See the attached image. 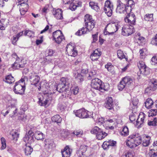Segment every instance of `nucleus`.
<instances>
[{
  "instance_id": "1",
  "label": "nucleus",
  "mask_w": 157,
  "mask_h": 157,
  "mask_svg": "<svg viewBox=\"0 0 157 157\" xmlns=\"http://www.w3.org/2000/svg\"><path fill=\"white\" fill-rule=\"evenodd\" d=\"M141 143V137L138 133L131 135L126 141V145L130 148H135Z\"/></svg>"
},
{
  "instance_id": "2",
  "label": "nucleus",
  "mask_w": 157,
  "mask_h": 157,
  "mask_svg": "<svg viewBox=\"0 0 157 157\" xmlns=\"http://www.w3.org/2000/svg\"><path fill=\"white\" fill-rule=\"evenodd\" d=\"M91 86L92 88L99 90L101 92L108 91L109 88V86L106 87L100 79L96 78L92 79Z\"/></svg>"
},
{
  "instance_id": "3",
  "label": "nucleus",
  "mask_w": 157,
  "mask_h": 157,
  "mask_svg": "<svg viewBox=\"0 0 157 157\" xmlns=\"http://www.w3.org/2000/svg\"><path fill=\"white\" fill-rule=\"evenodd\" d=\"M95 22V21L84 24L85 27H83L80 29H79L75 34L77 36H80L82 34L87 33L88 32L91 31L94 27Z\"/></svg>"
},
{
  "instance_id": "4",
  "label": "nucleus",
  "mask_w": 157,
  "mask_h": 157,
  "mask_svg": "<svg viewBox=\"0 0 157 157\" xmlns=\"http://www.w3.org/2000/svg\"><path fill=\"white\" fill-rule=\"evenodd\" d=\"M24 78H21L15 83L13 88V91L17 94L22 95L24 94L25 89Z\"/></svg>"
},
{
  "instance_id": "5",
  "label": "nucleus",
  "mask_w": 157,
  "mask_h": 157,
  "mask_svg": "<svg viewBox=\"0 0 157 157\" xmlns=\"http://www.w3.org/2000/svg\"><path fill=\"white\" fill-rule=\"evenodd\" d=\"M40 77L35 73H32L29 75V79L31 85L37 87L39 91H40L41 89V82H40Z\"/></svg>"
},
{
  "instance_id": "6",
  "label": "nucleus",
  "mask_w": 157,
  "mask_h": 157,
  "mask_svg": "<svg viewBox=\"0 0 157 157\" xmlns=\"http://www.w3.org/2000/svg\"><path fill=\"white\" fill-rule=\"evenodd\" d=\"M118 29L117 24L109 23L106 26L104 33L105 35H113L118 30Z\"/></svg>"
},
{
  "instance_id": "7",
  "label": "nucleus",
  "mask_w": 157,
  "mask_h": 157,
  "mask_svg": "<svg viewBox=\"0 0 157 157\" xmlns=\"http://www.w3.org/2000/svg\"><path fill=\"white\" fill-rule=\"evenodd\" d=\"M132 82V79L129 76L123 78L117 85L118 89L120 91H122L126 86L130 85Z\"/></svg>"
},
{
  "instance_id": "8",
  "label": "nucleus",
  "mask_w": 157,
  "mask_h": 157,
  "mask_svg": "<svg viewBox=\"0 0 157 157\" xmlns=\"http://www.w3.org/2000/svg\"><path fill=\"white\" fill-rule=\"evenodd\" d=\"M92 134H96L97 138L99 140H102L106 136L107 134L105 132L97 126H95L92 128L90 131Z\"/></svg>"
},
{
  "instance_id": "9",
  "label": "nucleus",
  "mask_w": 157,
  "mask_h": 157,
  "mask_svg": "<svg viewBox=\"0 0 157 157\" xmlns=\"http://www.w3.org/2000/svg\"><path fill=\"white\" fill-rule=\"evenodd\" d=\"M131 7L127 6L126 5L120 1L119 3L117 5L116 10V12L120 13H127L130 12Z\"/></svg>"
},
{
  "instance_id": "10",
  "label": "nucleus",
  "mask_w": 157,
  "mask_h": 157,
  "mask_svg": "<svg viewBox=\"0 0 157 157\" xmlns=\"http://www.w3.org/2000/svg\"><path fill=\"white\" fill-rule=\"evenodd\" d=\"M135 32L133 26L126 25L122 27L121 34L125 36H128L133 33Z\"/></svg>"
},
{
  "instance_id": "11",
  "label": "nucleus",
  "mask_w": 157,
  "mask_h": 157,
  "mask_svg": "<svg viewBox=\"0 0 157 157\" xmlns=\"http://www.w3.org/2000/svg\"><path fill=\"white\" fill-rule=\"evenodd\" d=\"M127 14L128 15L124 19L125 21L132 26L135 25L136 19L135 15L131 12Z\"/></svg>"
},
{
  "instance_id": "12",
  "label": "nucleus",
  "mask_w": 157,
  "mask_h": 157,
  "mask_svg": "<svg viewBox=\"0 0 157 157\" xmlns=\"http://www.w3.org/2000/svg\"><path fill=\"white\" fill-rule=\"evenodd\" d=\"M88 112L84 108H82L76 110L75 112L76 116L81 118L90 117V115L88 113Z\"/></svg>"
},
{
  "instance_id": "13",
  "label": "nucleus",
  "mask_w": 157,
  "mask_h": 157,
  "mask_svg": "<svg viewBox=\"0 0 157 157\" xmlns=\"http://www.w3.org/2000/svg\"><path fill=\"white\" fill-rule=\"evenodd\" d=\"M57 91L60 93H62V95L66 97L68 96L69 92V88L68 86L62 85L61 84H58L56 88Z\"/></svg>"
},
{
  "instance_id": "14",
  "label": "nucleus",
  "mask_w": 157,
  "mask_h": 157,
  "mask_svg": "<svg viewBox=\"0 0 157 157\" xmlns=\"http://www.w3.org/2000/svg\"><path fill=\"white\" fill-rule=\"evenodd\" d=\"M33 136H34L33 132L32 130H30L28 133H26L23 138V140L25 143H27L31 145L34 141Z\"/></svg>"
},
{
  "instance_id": "15",
  "label": "nucleus",
  "mask_w": 157,
  "mask_h": 157,
  "mask_svg": "<svg viewBox=\"0 0 157 157\" xmlns=\"http://www.w3.org/2000/svg\"><path fill=\"white\" fill-rule=\"evenodd\" d=\"M38 103L41 106H45L47 104L48 101V97L47 95L45 94L43 95L39 94L38 96Z\"/></svg>"
},
{
  "instance_id": "16",
  "label": "nucleus",
  "mask_w": 157,
  "mask_h": 157,
  "mask_svg": "<svg viewBox=\"0 0 157 157\" xmlns=\"http://www.w3.org/2000/svg\"><path fill=\"white\" fill-rule=\"evenodd\" d=\"M104 106L106 108L109 110L112 113H113L114 111L115 106L113 99L111 97H109L106 99Z\"/></svg>"
},
{
  "instance_id": "17",
  "label": "nucleus",
  "mask_w": 157,
  "mask_h": 157,
  "mask_svg": "<svg viewBox=\"0 0 157 157\" xmlns=\"http://www.w3.org/2000/svg\"><path fill=\"white\" fill-rule=\"evenodd\" d=\"M157 88V80L153 79L151 80V84L149 87L146 88L145 90V93H148L151 92V91H154Z\"/></svg>"
},
{
  "instance_id": "18",
  "label": "nucleus",
  "mask_w": 157,
  "mask_h": 157,
  "mask_svg": "<svg viewBox=\"0 0 157 157\" xmlns=\"http://www.w3.org/2000/svg\"><path fill=\"white\" fill-rule=\"evenodd\" d=\"M72 150L68 146H66L63 150H61L62 157H70Z\"/></svg>"
},
{
  "instance_id": "19",
  "label": "nucleus",
  "mask_w": 157,
  "mask_h": 157,
  "mask_svg": "<svg viewBox=\"0 0 157 157\" xmlns=\"http://www.w3.org/2000/svg\"><path fill=\"white\" fill-rule=\"evenodd\" d=\"M101 55V52H99L98 49L94 51L90 55V58L93 61H97Z\"/></svg>"
},
{
  "instance_id": "20",
  "label": "nucleus",
  "mask_w": 157,
  "mask_h": 157,
  "mask_svg": "<svg viewBox=\"0 0 157 157\" xmlns=\"http://www.w3.org/2000/svg\"><path fill=\"white\" fill-rule=\"evenodd\" d=\"M63 10L60 9H58L54 10L53 12V14L55 17L57 19H62L63 17Z\"/></svg>"
},
{
  "instance_id": "21",
  "label": "nucleus",
  "mask_w": 157,
  "mask_h": 157,
  "mask_svg": "<svg viewBox=\"0 0 157 157\" xmlns=\"http://www.w3.org/2000/svg\"><path fill=\"white\" fill-rule=\"evenodd\" d=\"M146 115L144 113H140L138 116V118L136 121V124L141 125L144 123V121Z\"/></svg>"
},
{
  "instance_id": "22",
  "label": "nucleus",
  "mask_w": 157,
  "mask_h": 157,
  "mask_svg": "<svg viewBox=\"0 0 157 157\" xmlns=\"http://www.w3.org/2000/svg\"><path fill=\"white\" fill-rule=\"evenodd\" d=\"M34 134L35 138L37 140H41L44 138L45 135L39 131H36Z\"/></svg>"
},
{
  "instance_id": "23",
  "label": "nucleus",
  "mask_w": 157,
  "mask_h": 157,
  "mask_svg": "<svg viewBox=\"0 0 157 157\" xmlns=\"http://www.w3.org/2000/svg\"><path fill=\"white\" fill-rule=\"evenodd\" d=\"M8 22L6 19H2L0 21V29L4 30Z\"/></svg>"
},
{
  "instance_id": "24",
  "label": "nucleus",
  "mask_w": 157,
  "mask_h": 157,
  "mask_svg": "<svg viewBox=\"0 0 157 157\" xmlns=\"http://www.w3.org/2000/svg\"><path fill=\"white\" fill-rule=\"evenodd\" d=\"M78 88L77 86L72 87L71 88L70 90H69V93L68 96L71 95L72 94L74 95L77 94L78 92Z\"/></svg>"
},
{
  "instance_id": "25",
  "label": "nucleus",
  "mask_w": 157,
  "mask_h": 157,
  "mask_svg": "<svg viewBox=\"0 0 157 157\" xmlns=\"http://www.w3.org/2000/svg\"><path fill=\"white\" fill-rule=\"evenodd\" d=\"M25 147L24 149L25 155L28 156L30 155L33 151V148L30 145H28V144H26Z\"/></svg>"
},
{
  "instance_id": "26",
  "label": "nucleus",
  "mask_w": 157,
  "mask_h": 157,
  "mask_svg": "<svg viewBox=\"0 0 157 157\" xmlns=\"http://www.w3.org/2000/svg\"><path fill=\"white\" fill-rule=\"evenodd\" d=\"M153 104V101L151 98H147L145 102V106L148 109L151 108Z\"/></svg>"
},
{
  "instance_id": "27",
  "label": "nucleus",
  "mask_w": 157,
  "mask_h": 157,
  "mask_svg": "<svg viewBox=\"0 0 157 157\" xmlns=\"http://www.w3.org/2000/svg\"><path fill=\"white\" fill-rule=\"evenodd\" d=\"M4 81L6 83L11 84L14 82L15 80L13 77L11 75H9L6 76Z\"/></svg>"
},
{
  "instance_id": "28",
  "label": "nucleus",
  "mask_w": 157,
  "mask_h": 157,
  "mask_svg": "<svg viewBox=\"0 0 157 157\" xmlns=\"http://www.w3.org/2000/svg\"><path fill=\"white\" fill-rule=\"evenodd\" d=\"M52 120L53 122L60 123L62 121V118L59 115H56L52 117Z\"/></svg>"
},
{
  "instance_id": "29",
  "label": "nucleus",
  "mask_w": 157,
  "mask_h": 157,
  "mask_svg": "<svg viewBox=\"0 0 157 157\" xmlns=\"http://www.w3.org/2000/svg\"><path fill=\"white\" fill-rule=\"evenodd\" d=\"M113 7H104V11L108 17H110L112 13Z\"/></svg>"
},
{
  "instance_id": "30",
  "label": "nucleus",
  "mask_w": 157,
  "mask_h": 157,
  "mask_svg": "<svg viewBox=\"0 0 157 157\" xmlns=\"http://www.w3.org/2000/svg\"><path fill=\"white\" fill-rule=\"evenodd\" d=\"M89 5L92 9L95 10H98L99 9L98 3L94 2H89Z\"/></svg>"
},
{
  "instance_id": "31",
  "label": "nucleus",
  "mask_w": 157,
  "mask_h": 157,
  "mask_svg": "<svg viewBox=\"0 0 157 157\" xmlns=\"http://www.w3.org/2000/svg\"><path fill=\"white\" fill-rule=\"evenodd\" d=\"M138 100L136 98H134L131 101V102L130 103V105H131L132 104L133 105V106H132V109H135L137 108V105L138 104Z\"/></svg>"
},
{
  "instance_id": "32",
  "label": "nucleus",
  "mask_w": 157,
  "mask_h": 157,
  "mask_svg": "<svg viewBox=\"0 0 157 157\" xmlns=\"http://www.w3.org/2000/svg\"><path fill=\"white\" fill-rule=\"evenodd\" d=\"M151 137L149 136H146L145 139L143 140V145L144 146L147 147L148 146L150 142Z\"/></svg>"
},
{
  "instance_id": "33",
  "label": "nucleus",
  "mask_w": 157,
  "mask_h": 157,
  "mask_svg": "<svg viewBox=\"0 0 157 157\" xmlns=\"http://www.w3.org/2000/svg\"><path fill=\"white\" fill-rule=\"evenodd\" d=\"M144 19L146 21H152L153 19V14H146L144 16Z\"/></svg>"
},
{
  "instance_id": "34",
  "label": "nucleus",
  "mask_w": 157,
  "mask_h": 157,
  "mask_svg": "<svg viewBox=\"0 0 157 157\" xmlns=\"http://www.w3.org/2000/svg\"><path fill=\"white\" fill-rule=\"evenodd\" d=\"M84 19V24H85V23H86V22L88 23L92 21H94V20L93 19L92 16L88 14H86L85 16Z\"/></svg>"
},
{
  "instance_id": "35",
  "label": "nucleus",
  "mask_w": 157,
  "mask_h": 157,
  "mask_svg": "<svg viewBox=\"0 0 157 157\" xmlns=\"http://www.w3.org/2000/svg\"><path fill=\"white\" fill-rule=\"evenodd\" d=\"M45 145L47 146L49 148L51 149L53 144V141L47 139L45 140Z\"/></svg>"
},
{
  "instance_id": "36",
  "label": "nucleus",
  "mask_w": 157,
  "mask_h": 157,
  "mask_svg": "<svg viewBox=\"0 0 157 157\" xmlns=\"http://www.w3.org/2000/svg\"><path fill=\"white\" fill-rule=\"evenodd\" d=\"M62 33L61 31L59 30H57L54 32L53 33L52 36L53 37V40L56 39L57 37H58L61 35L62 34Z\"/></svg>"
},
{
  "instance_id": "37",
  "label": "nucleus",
  "mask_w": 157,
  "mask_h": 157,
  "mask_svg": "<svg viewBox=\"0 0 157 157\" xmlns=\"http://www.w3.org/2000/svg\"><path fill=\"white\" fill-rule=\"evenodd\" d=\"M121 135L125 136L128 134V128L127 126H124L121 132Z\"/></svg>"
},
{
  "instance_id": "38",
  "label": "nucleus",
  "mask_w": 157,
  "mask_h": 157,
  "mask_svg": "<svg viewBox=\"0 0 157 157\" xmlns=\"http://www.w3.org/2000/svg\"><path fill=\"white\" fill-rule=\"evenodd\" d=\"M138 66L139 68L140 71H142V69H145L146 67V66L145 65L144 63L142 61H140L139 63L138 64Z\"/></svg>"
},
{
  "instance_id": "39",
  "label": "nucleus",
  "mask_w": 157,
  "mask_h": 157,
  "mask_svg": "<svg viewBox=\"0 0 157 157\" xmlns=\"http://www.w3.org/2000/svg\"><path fill=\"white\" fill-rule=\"evenodd\" d=\"M68 84L67 78H66L63 77L60 79V82L58 84H62V85H66V86H67V85Z\"/></svg>"
},
{
  "instance_id": "40",
  "label": "nucleus",
  "mask_w": 157,
  "mask_h": 157,
  "mask_svg": "<svg viewBox=\"0 0 157 157\" xmlns=\"http://www.w3.org/2000/svg\"><path fill=\"white\" fill-rule=\"evenodd\" d=\"M135 153L133 152L128 151L123 155L121 157H134Z\"/></svg>"
},
{
  "instance_id": "41",
  "label": "nucleus",
  "mask_w": 157,
  "mask_h": 157,
  "mask_svg": "<svg viewBox=\"0 0 157 157\" xmlns=\"http://www.w3.org/2000/svg\"><path fill=\"white\" fill-rule=\"evenodd\" d=\"M55 52V51L52 49L47 50L45 52L46 57L48 56H52Z\"/></svg>"
},
{
  "instance_id": "42",
  "label": "nucleus",
  "mask_w": 157,
  "mask_h": 157,
  "mask_svg": "<svg viewBox=\"0 0 157 157\" xmlns=\"http://www.w3.org/2000/svg\"><path fill=\"white\" fill-rule=\"evenodd\" d=\"M64 36L62 34L59 36V37H57L56 39H55L54 40L58 44H59L61 43L63 40L64 39Z\"/></svg>"
},
{
  "instance_id": "43",
  "label": "nucleus",
  "mask_w": 157,
  "mask_h": 157,
  "mask_svg": "<svg viewBox=\"0 0 157 157\" xmlns=\"http://www.w3.org/2000/svg\"><path fill=\"white\" fill-rule=\"evenodd\" d=\"M117 55L118 57L120 59H122L125 58V56L123 52L121 50H118L117 51Z\"/></svg>"
},
{
  "instance_id": "44",
  "label": "nucleus",
  "mask_w": 157,
  "mask_h": 157,
  "mask_svg": "<svg viewBox=\"0 0 157 157\" xmlns=\"http://www.w3.org/2000/svg\"><path fill=\"white\" fill-rule=\"evenodd\" d=\"M87 146L85 145H82L80 146V150L79 152L81 151L82 155H83V153L85 152L87 150Z\"/></svg>"
},
{
  "instance_id": "45",
  "label": "nucleus",
  "mask_w": 157,
  "mask_h": 157,
  "mask_svg": "<svg viewBox=\"0 0 157 157\" xmlns=\"http://www.w3.org/2000/svg\"><path fill=\"white\" fill-rule=\"evenodd\" d=\"M148 116H155L157 114V109H152L150 110L148 112Z\"/></svg>"
},
{
  "instance_id": "46",
  "label": "nucleus",
  "mask_w": 157,
  "mask_h": 157,
  "mask_svg": "<svg viewBox=\"0 0 157 157\" xmlns=\"http://www.w3.org/2000/svg\"><path fill=\"white\" fill-rule=\"evenodd\" d=\"M10 113H12L13 114L11 116V117H13L17 113V109L15 106L11 107L10 109Z\"/></svg>"
},
{
  "instance_id": "47",
  "label": "nucleus",
  "mask_w": 157,
  "mask_h": 157,
  "mask_svg": "<svg viewBox=\"0 0 157 157\" xmlns=\"http://www.w3.org/2000/svg\"><path fill=\"white\" fill-rule=\"evenodd\" d=\"M134 4V1L132 0H128L126 4L127 6H129L130 7L131 9L130 10V12H131L132 7L133 6Z\"/></svg>"
},
{
  "instance_id": "48",
  "label": "nucleus",
  "mask_w": 157,
  "mask_h": 157,
  "mask_svg": "<svg viewBox=\"0 0 157 157\" xmlns=\"http://www.w3.org/2000/svg\"><path fill=\"white\" fill-rule=\"evenodd\" d=\"M21 60H19L17 59L16 60L14 63L12 64V68L14 69H18V65L19 64V61H21Z\"/></svg>"
},
{
  "instance_id": "49",
  "label": "nucleus",
  "mask_w": 157,
  "mask_h": 157,
  "mask_svg": "<svg viewBox=\"0 0 157 157\" xmlns=\"http://www.w3.org/2000/svg\"><path fill=\"white\" fill-rule=\"evenodd\" d=\"M156 118H154L153 121H149L147 123L148 125L149 126H155L156 125Z\"/></svg>"
},
{
  "instance_id": "50",
  "label": "nucleus",
  "mask_w": 157,
  "mask_h": 157,
  "mask_svg": "<svg viewBox=\"0 0 157 157\" xmlns=\"http://www.w3.org/2000/svg\"><path fill=\"white\" fill-rule=\"evenodd\" d=\"M140 73L145 75H148L149 74L148 68L146 67L145 69H142L140 71Z\"/></svg>"
},
{
  "instance_id": "51",
  "label": "nucleus",
  "mask_w": 157,
  "mask_h": 157,
  "mask_svg": "<svg viewBox=\"0 0 157 157\" xmlns=\"http://www.w3.org/2000/svg\"><path fill=\"white\" fill-rule=\"evenodd\" d=\"M77 80L79 82H82L83 80V78L82 76L80 74L78 73L76 77Z\"/></svg>"
},
{
  "instance_id": "52",
  "label": "nucleus",
  "mask_w": 157,
  "mask_h": 157,
  "mask_svg": "<svg viewBox=\"0 0 157 157\" xmlns=\"http://www.w3.org/2000/svg\"><path fill=\"white\" fill-rule=\"evenodd\" d=\"M104 7H113V5L109 0H107L105 2Z\"/></svg>"
},
{
  "instance_id": "53",
  "label": "nucleus",
  "mask_w": 157,
  "mask_h": 157,
  "mask_svg": "<svg viewBox=\"0 0 157 157\" xmlns=\"http://www.w3.org/2000/svg\"><path fill=\"white\" fill-rule=\"evenodd\" d=\"M83 133V131L80 130H75L72 133V134L76 136H78L79 135H82Z\"/></svg>"
},
{
  "instance_id": "54",
  "label": "nucleus",
  "mask_w": 157,
  "mask_h": 157,
  "mask_svg": "<svg viewBox=\"0 0 157 157\" xmlns=\"http://www.w3.org/2000/svg\"><path fill=\"white\" fill-rule=\"evenodd\" d=\"M102 147L104 149H106L109 147V144L108 141L104 142L102 145Z\"/></svg>"
},
{
  "instance_id": "55",
  "label": "nucleus",
  "mask_w": 157,
  "mask_h": 157,
  "mask_svg": "<svg viewBox=\"0 0 157 157\" xmlns=\"http://www.w3.org/2000/svg\"><path fill=\"white\" fill-rule=\"evenodd\" d=\"M21 4H19V8H20L22 7L23 8H25L28 9L29 8V5L26 2H21Z\"/></svg>"
},
{
  "instance_id": "56",
  "label": "nucleus",
  "mask_w": 157,
  "mask_h": 157,
  "mask_svg": "<svg viewBox=\"0 0 157 157\" xmlns=\"http://www.w3.org/2000/svg\"><path fill=\"white\" fill-rule=\"evenodd\" d=\"M70 4L69 7V9L72 11L75 10L77 7V6L74 3L71 2Z\"/></svg>"
},
{
  "instance_id": "57",
  "label": "nucleus",
  "mask_w": 157,
  "mask_h": 157,
  "mask_svg": "<svg viewBox=\"0 0 157 157\" xmlns=\"http://www.w3.org/2000/svg\"><path fill=\"white\" fill-rule=\"evenodd\" d=\"M149 155L150 157H156L157 156V152H153L152 149H151L150 150Z\"/></svg>"
},
{
  "instance_id": "58",
  "label": "nucleus",
  "mask_w": 157,
  "mask_h": 157,
  "mask_svg": "<svg viewBox=\"0 0 157 157\" xmlns=\"http://www.w3.org/2000/svg\"><path fill=\"white\" fill-rule=\"evenodd\" d=\"M98 33L97 32L95 34H93L92 35V37L93 38V41L92 43H95L96 41L98 40Z\"/></svg>"
},
{
  "instance_id": "59",
  "label": "nucleus",
  "mask_w": 157,
  "mask_h": 157,
  "mask_svg": "<svg viewBox=\"0 0 157 157\" xmlns=\"http://www.w3.org/2000/svg\"><path fill=\"white\" fill-rule=\"evenodd\" d=\"M151 43L153 45L157 46V34L154 38H153L151 41Z\"/></svg>"
},
{
  "instance_id": "60",
  "label": "nucleus",
  "mask_w": 157,
  "mask_h": 157,
  "mask_svg": "<svg viewBox=\"0 0 157 157\" xmlns=\"http://www.w3.org/2000/svg\"><path fill=\"white\" fill-rule=\"evenodd\" d=\"M19 8L21 14V15H24L25 14V13L28 10V9L23 8L22 7Z\"/></svg>"
},
{
  "instance_id": "61",
  "label": "nucleus",
  "mask_w": 157,
  "mask_h": 157,
  "mask_svg": "<svg viewBox=\"0 0 157 157\" xmlns=\"http://www.w3.org/2000/svg\"><path fill=\"white\" fill-rule=\"evenodd\" d=\"M110 147H113L116 146V141L110 140L108 141Z\"/></svg>"
},
{
  "instance_id": "62",
  "label": "nucleus",
  "mask_w": 157,
  "mask_h": 157,
  "mask_svg": "<svg viewBox=\"0 0 157 157\" xmlns=\"http://www.w3.org/2000/svg\"><path fill=\"white\" fill-rule=\"evenodd\" d=\"M71 56H72L75 57L77 54V51L75 50V48H74L71 51Z\"/></svg>"
},
{
  "instance_id": "63",
  "label": "nucleus",
  "mask_w": 157,
  "mask_h": 157,
  "mask_svg": "<svg viewBox=\"0 0 157 157\" xmlns=\"http://www.w3.org/2000/svg\"><path fill=\"white\" fill-rule=\"evenodd\" d=\"M97 74V72L94 70H92L89 74V77H94V76L96 75Z\"/></svg>"
},
{
  "instance_id": "64",
  "label": "nucleus",
  "mask_w": 157,
  "mask_h": 157,
  "mask_svg": "<svg viewBox=\"0 0 157 157\" xmlns=\"http://www.w3.org/2000/svg\"><path fill=\"white\" fill-rule=\"evenodd\" d=\"M18 40V39L17 37L15 36H14L12 40V43L14 45H16V42Z\"/></svg>"
}]
</instances>
